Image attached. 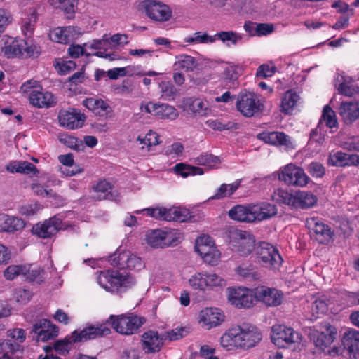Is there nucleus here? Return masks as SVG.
<instances>
[{"label": "nucleus", "mask_w": 359, "mask_h": 359, "mask_svg": "<svg viewBox=\"0 0 359 359\" xmlns=\"http://www.w3.org/2000/svg\"><path fill=\"white\" fill-rule=\"evenodd\" d=\"M262 339L257 327L249 323L229 329L221 337V344L227 350L235 348L248 349L255 346Z\"/></svg>", "instance_id": "1"}, {"label": "nucleus", "mask_w": 359, "mask_h": 359, "mask_svg": "<svg viewBox=\"0 0 359 359\" xmlns=\"http://www.w3.org/2000/svg\"><path fill=\"white\" fill-rule=\"evenodd\" d=\"M111 330L104 325H90L81 331L74 330L70 336L58 340L55 343L54 348L60 355H66L69 353L74 343L86 341L97 337L108 335Z\"/></svg>", "instance_id": "2"}, {"label": "nucleus", "mask_w": 359, "mask_h": 359, "mask_svg": "<svg viewBox=\"0 0 359 359\" xmlns=\"http://www.w3.org/2000/svg\"><path fill=\"white\" fill-rule=\"evenodd\" d=\"M7 58H36L40 55L41 47L32 41L23 39L8 38L1 48Z\"/></svg>", "instance_id": "3"}, {"label": "nucleus", "mask_w": 359, "mask_h": 359, "mask_svg": "<svg viewBox=\"0 0 359 359\" xmlns=\"http://www.w3.org/2000/svg\"><path fill=\"white\" fill-rule=\"evenodd\" d=\"M99 285L107 291L118 292L121 287H128L135 284L134 278L128 274H122L118 271H102L97 277Z\"/></svg>", "instance_id": "4"}, {"label": "nucleus", "mask_w": 359, "mask_h": 359, "mask_svg": "<svg viewBox=\"0 0 359 359\" xmlns=\"http://www.w3.org/2000/svg\"><path fill=\"white\" fill-rule=\"evenodd\" d=\"M145 321L144 318L132 313L120 316L111 315L108 320V322H110L112 327L117 332L125 335H131L137 332Z\"/></svg>", "instance_id": "5"}, {"label": "nucleus", "mask_w": 359, "mask_h": 359, "mask_svg": "<svg viewBox=\"0 0 359 359\" xmlns=\"http://www.w3.org/2000/svg\"><path fill=\"white\" fill-rule=\"evenodd\" d=\"M236 108L241 114L248 118L259 115L263 111L264 105L251 92H241L236 100Z\"/></svg>", "instance_id": "6"}, {"label": "nucleus", "mask_w": 359, "mask_h": 359, "mask_svg": "<svg viewBox=\"0 0 359 359\" xmlns=\"http://www.w3.org/2000/svg\"><path fill=\"white\" fill-rule=\"evenodd\" d=\"M278 179L289 186L301 187L306 186L310 181L304 170L293 163H289L280 169Z\"/></svg>", "instance_id": "7"}, {"label": "nucleus", "mask_w": 359, "mask_h": 359, "mask_svg": "<svg viewBox=\"0 0 359 359\" xmlns=\"http://www.w3.org/2000/svg\"><path fill=\"white\" fill-rule=\"evenodd\" d=\"M141 8L150 19L163 22L169 20L172 11L168 6L154 0H145L140 4Z\"/></svg>", "instance_id": "8"}, {"label": "nucleus", "mask_w": 359, "mask_h": 359, "mask_svg": "<svg viewBox=\"0 0 359 359\" xmlns=\"http://www.w3.org/2000/svg\"><path fill=\"white\" fill-rule=\"evenodd\" d=\"M228 300L236 308H250L255 299V290L246 287L228 288Z\"/></svg>", "instance_id": "9"}, {"label": "nucleus", "mask_w": 359, "mask_h": 359, "mask_svg": "<svg viewBox=\"0 0 359 359\" xmlns=\"http://www.w3.org/2000/svg\"><path fill=\"white\" fill-rule=\"evenodd\" d=\"M300 335L292 328L284 325L273 327L272 342L280 348H287L290 345L299 343Z\"/></svg>", "instance_id": "10"}, {"label": "nucleus", "mask_w": 359, "mask_h": 359, "mask_svg": "<svg viewBox=\"0 0 359 359\" xmlns=\"http://www.w3.org/2000/svg\"><path fill=\"white\" fill-rule=\"evenodd\" d=\"M62 219L53 216L43 223H38L32 228V232L39 238H50L57 233L63 227Z\"/></svg>", "instance_id": "11"}, {"label": "nucleus", "mask_w": 359, "mask_h": 359, "mask_svg": "<svg viewBox=\"0 0 359 359\" xmlns=\"http://www.w3.org/2000/svg\"><path fill=\"white\" fill-rule=\"evenodd\" d=\"M309 229L314 233V238L319 244L329 245L334 239V231L327 224L311 218L307 222Z\"/></svg>", "instance_id": "12"}, {"label": "nucleus", "mask_w": 359, "mask_h": 359, "mask_svg": "<svg viewBox=\"0 0 359 359\" xmlns=\"http://www.w3.org/2000/svg\"><path fill=\"white\" fill-rule=\"evenodd\" d=\"M255 291L256 300L267 306H277L282 302L283 293L275 288L261 286L255 288Z\"/></svg>", "instance_id": "13"}, {"label": "nucleus", "mask_w": 359, "mask_h": 359, "mask_svg": "<svg viewBox=\"0 0 359 359\" xmlns=\"http://www.w3.org/2000/svg\"><path fill=\"white\" fill-rule=\"evenodd\" d=\"M253 250H256L251 258L254 257L255 261L262 262L264 266L277 267L283 261L276 248H272V251H269V248H253Z\"/></svg>", "instance_id": "14"}, {"label": "nucleus", "mask_w": 359, "mask_h": 359, "mask_svg": "<svg viewBox=\"0 0 359 359\" xmlns=\"http://www.w3.org/2000/svg\"><path fill=\"white\" fill-rule=\"evenodd\" d=\"M41 273H43V270H30V266L11 265L4 271V275L8 280H13L18 276L24 275L29 281H35L40 277Z\"/></svg>", "instance_id": "15"}, {"label": "nucleus", "mask_w": 359, "mask_h": 359, "mask_svg": "<svg viewBox=\"0 0 359 359\" xmlns=\"http://www.w3.org/2000/svg\"><path fill=\"white\" fill-rule=\"evenodd\" d=\"M81 34V29L77 27H59L51 30L49 36L53 41L68 43L76 39Z\"/></svg>", "instance_id": "16"}, {"label": "nucleus", "mask_w": 359, "mask_h": 359, "mask_svg": "<svg viewBox=\"0 0 359 359\" xmlns=\"http://www.w3.org/2000/svg\"><path fill=\"white\" fill-rule=\"evenodd\" d=\"M29 102L38 108H49L54 106L57 101L54 95L41 88L33 89L29 93Z\"/></svg>", "instance_id": "17"}, {"label": "nucleus", "mask_w": 359, "mask_h": 359, "mask_svg": "<svg viewBox=\"0 0 359 359\" xmlns=\"http://www.w3.org/2000/svg\"><path fill=\"white\" fill-rule=\"evenodd\" d=\"M327 163L335 167L359 165V155L342 151L331 152L328 156Z\"/></svg>", "instance_id": "18"}, {"label": "nucleus", "mask_w": 359, "mask_h": 359, "mask_svg": "<svg viewBox=\"0 0 359 359\" xmlns=\"http://www.w3.org/2000/svg\"><path fill=\"white\" fill-rule=\"evenodd\" d=\"M341 341L350 359H359V331L354 329L346 330Z\"/></svg>", "instance_id": "19"}, {"label": "nucleus", "mask_w": 359, "mask_h": 359, "mask_svg": "<svg viewBox=\"0 0 359 359\" xmlns=\"http://www.w3.org/2000/svg\"><path fill=\"white\" fill-rule=\"evenodd\" d=\"M224 320V315L217 308H205L199 313V322L208 330L221 324Z\"/></svg>", "instance_id": "20"}, {"label": "nucleus", "mask_w": 359, "mask_h": 359, "mask_svg": "<svg viewBox=\"0 0 359 359\" xmlns=\"http://www.w3.org/2000/svg\"><path fill=\"white\" fill-rule=\"evenodd\" d=\"M337 335L336 328L327 325L325 330L320 332L316 331L311 334L312 339L316 347L322 351L327 348L334 340Z\"/></svg>", "instance_id": "21"}, {"label": "nucleus", "mask_w": 359, "mask_h": 359, "mask_svg": "<svg viewBox=\"0 0 359 359\" xmlns=\"http://www.w3.org/2000/svg\"><path fill=\"white\" fill-rule=\"evenodd\" d=\"M252 208V203L246 205H237L229 211V216L231 219L241 222H255V217Z\"/></svg>", "instance_id": "22"}, {"label": "nucleus", "mask_w": 359, "mask_h": 359, "mask_svg": "<svg viewBox=\"0 0 359 359\" xmlns=\"http://www.w3.org/2000/svg\"><path fill=\"white\" fill-rule=\"evenodd\" d=\"M162 338H160L157 332L148 331L142 335V348L145 353L158 352L163 345Z\"/></svg>", "instance_id": "23"}, {"label": "nucleus", "mask_w": 359, "mask_h": 359, "mask_svg": "<svg viewBox=\"0 0 359 359\" xmlns=\"http://www.w3.org/2000/svg\"><path fill=\"white\" fill-rule=\"evenodd\" d=\"M257 137L266 144L274 146H285L289 147L291 145L290 137L283 132L264 131L259 133Z\"/></svg>", "instance_id": "24"}, {"label": "nucleus", "mask_w": 359, "mask_h": 359, "mask_svg": "<svg viewBox=\"0 0 359 359\" xmlns=\"http://www.w3.org/2000/svg\"><path fill=\"white\" fill-rule=\"evenodd\" d=\"M174 64L175 70L184 69L186 72L194 70H202L203 65L207 63L205 61H198L194 57L187 55H180L176 57Z\"/></svg>", "instance_id": "25"}, {"label": "nucleus", "mask_w": 359, "mask_h": 359, "mask_svg": "<svg viewBox=\"0 0 359 359\" xmlns=\"http://www.w3.org/2000/svg\"><path fill=\"white\" fill-rule=\"evenodd\" d=\"M339 114L346 124H351L359 118V102H343Z\"/></svg>", "instance_id": "26"}, {"label": "nucleus", "mask_w": 359, "mask_h": 359, "mask_svg": "<svg viewBox=\"0 0 359 359\" xmlns=\"http://www.w3.org/2000/svg\"><path fill=\"white\" fill-rule=\"evenodd\" d=\"M255 222H261L271 218L277 214V209L275 205L262 202L252 204Z\"/></svg>", "instance_id": "27"}, {"label": "nucleus", "mask_w": 359, "mask_h": 359, "mask_svg": "<svg viewBox=\"0 0 359 359\" xmlns=\"http://www.w3.org/2000/svg\"><path fill=\"white\" fill-rule=\"evenodd\" d=\"M58 118L60 125L69 129L81 128L84 123V119L79 113L68 111L60 112Z\"/></svg>", "instance_id": "28"}, {"label": "nucleus", "mask_w": 359, "mask_h": 359, "mask_svg": "<svg viewBox=\"0 0 359 359\" xmlns=\"http://www.w3.org/2000/svg\"><path fill=\"white\" fill-rule=\"evenodd\" d=\"M24 221L14 216H9L6 214H0V231L6 232H14L22 229L25 227Z\"/></svg>", "instance_id": "29"}, {"label": "nucleus", "mask_w": 359, "mask_h": 359, "mask_svg": "<svg viewBox=\"0 0 359 359\" xmlns=\"http://www.w3.org/2000/svg\"><path fill=\"white\" fill-rule=\"evenodd\" d=\"M194 252L208 264L216 266L220 261L221 252L218 248H194Z\"/></svg>", "instance_id": "30"}, {"label": "nucleus", "mask_w": 359, "mask_h": 359, "mask_svg": "<svg viewBox=\"0 0 359 359\" xmlns=\"http://www.w3.org/2000/svg\"><path fill=\"white\" fill-rule=\"evenodd\" d=\"M48 2L53 7L62 10L68 19L74 18L77 9L78 0H48Z\"/></svg>", "instance_id": "31"}, {"label": "nucleus", "mask_w": 359, "mask_h": 359, "mask_svg": "<svg viewBox=\"0 0 359 359\" xmlns=\"http://www.w3.org/2000/svg\"><path fill=\"white\" fill-rule=\"evenodd\" d=\"M295 208L306 209L316 203L317 197L311 192L299 191L295 193Z\"/></svg>", "instance_id": "32"}, {"label": "nucleus", "mask_w": 359, "mask_h": 359, "mask_svg": "<svg viewBox=\"0 0 359 359\" xmlns=\"http://www.w3.org/2000/svg\"><path fill=\"white\" fill-rule=\"evenodd\" d=\"M83 104L89 110H91L98 114H108L111 111L109 105L101 99H96L94 97L86 98L83 101Z\"/></svg>", "instance_id": "33"}, {"label": "nucleus", "mask_w": 359, "mask_h": 359, "mask_svg": "<svg viewBox=\"0 0 359 359\" xmlns=\"http://www.w3.org/2000/svg\"><path fill=\"white\" fill-rule=\"evenodd\" d=\"M142 212H147L148 215L155 219L170 222V208L164 207L148 208L141 210H137L135 212L139 214Z\"/></svg>", "instance_id": "34"}, {"label": "nucleus", "mask_w": 359, "mask_h": 359, "mask_svg": "<svg viewBox=\"0 0 359 359\" xmlns=\"http://www.w3.org/2000/svg\"><path fill=\"white\" fill-rule=\"evenodd\" d=\"M146 240L151 247L164 244L166 238V231L162 229H150L146 233Z\"/></svg>", "instance_id": "35"}, {"label": "nucleus", "mask_w": 359, "mask_h": 359, "mask_svg": "<svg viewBox=\"0 0 359 359\" xmlns=\"http://www.w3.org/2000/svg\"><path fill=\"white\" fill-rule=\"evenodd\" d=\"M111 185L106 180L100 181L94 187L95 195L93 198L98 200L111 199L112 194L110 192Z\"/></svg>", "instance_id": "36"}, {"label": "nucleus", "mask_w": 359, "mask_h": 359, "mask_svg": "<svg viewBox=\"0 0 359 359\" xmlns=\"http://www.w3.org/2000/svg\"><path fill=\"white\" fill-rule=\"evenodd\" d=\"M215 41L218 39L225 43L227 46H236L243 39L242 35L233 31H221L214 35Z\"/></svg>", "instance_id": "37"}, {"label": "nucleus", "mask_w": 359, "mask_h": 359, "mask_svg": "<svg viewBox=\"0 0 359 359\" xmlns=\"http://www.w3.org/2000/svg\"><path fill=\"white\" fill-rule=\"evenodd\" d=\"M231 236L239 241L240 247H252L255 245V237L245 231L235 229L230 232Z\"/></svg>", "instance_id": "38"}, {"label": "nucleus", "mask_w": 359, "mask_h": 359, "mask_svg": "<svg viewBox=\"0 0 359 359\" xmlns=\"http://www.w3.org/2000/svg\"><path fill=\"white\" fill-rule=\"evenodd\" d=\"M128 250L118 248L116 251L108 257V262L114 266L126 269V260L128 259Z\"/></svg>", "instance_id": "39"}, {"label": "nucleus", "mask_w": 359, "mask_h": 359, "mask_svg": "<svg viewBox=\"0 0 359 359\" xmlns=\"http://www.w3.org/2000/svg\"><path fill=\"white\" fill-rule=\"evenodd\" d=\"M299 99V96L292 90L285 93L281 102V111L285 114H289L293 109L296 103Z\"/></svg>", "instance_id": "40"}, {"label": "nucleus", "mask_w": 359, "mask_h": 359, "mask_svg": "<svg viewBox=\"0 0 359 359\" xmlns=\"http://www.w3.org/2000/svg\"><path fill=\"white\" fill-rule=\"evenodd\" d=\"M179 116L177 110L168 104H157L155 116L160 118L176 119Z\"/></svg>", "instance_id": "41"}, {"label": "nucleus", "mask_w": 359, "mask_h": 359, "mask_svg": "<svg viewBox=\"0 0 359 359\" xmlns=\"http://www.w3.org/2000/svg\"><path fill=\"white\" fill-rule=\"evenodd\" d=\"M273 200L278 203L287 205L292 208L295 205V194L293 195L283 189H278L273 196Z\"/></svg>", "instance_id": "42"}, {"label": "nucleus", "mask_w": 359, "mask_h": 359, "mask_svg": "<svg viewBox=\"0 0 359 359\" xmlns=\"http://www.w3.org/2000/svg\"><path fill=\"white\" fill-rule=\"evenodd\" d=\"M194 162L199 165H204L208 167L209 168H214L215 165L220 163V159L217 156H214L208 153H205L196 157Z\"/></svg>", "instance_id": "43"}, {"label": "nucleus", "mask_w": 359, "mask_h": 359, "mask_svg": "<svg viewBox=\"0 0 359 359\" xmlns=\"http://www.w3.org/2000/svg\"><path fill=\"white\" fill-rule=\"evenodd\" d=\"M18 348L19 345L17 343H11L8 340L0 343V359H10Z\"/></svg>", "instance_id": "44"}, {"label": "nucleus", "mask_w": 359, "mask_h": 359, "mask_svg": "<svg viewBox=\"0 0 359 359\" xmlns=\"http://www.w3.org/2000/svg\"><path fill=\"white\" fill-rule=\"evenodd\" d=\"M171 221L184 222L191 217V212L186 208H170Z\"/></svg>", "instance_id": "45"}, {"label": "nucleus", "mask_w": 359, "mask_h": 359, "mask_svg": "<svg viewBox=\"0 0 359 359\" xmlns=\"http://www.w3.org/2000/svg\"><path fill=\"white\" fill-rule=\"evenodd\" d=\"M185 42L189 43H212L215 42L214 36H210L207 33L202 34L198 32L193 36L185 39Z\"/></svg>", "instance_id": "46"}, {"label": "nucleus", "mask_w": 359, "mask_h": 359, "mask_svg": "<svg viewBox=\"0 0 359 359\" xmlns=\"http://www.w3.org/2000/svg\"><path fill=\"white\" fill-rule=\"evenodd\" d=\"M166 231V238L165 245H177L184 239L183 233L177 229H170Z\"/></svg>", "instance_id": "47"}, {"label": "nucleus", "mask_w": 359, "mask_h": 359, "mask_svg": "<svg viewBox=\"0 0 359 359\" xmlns=\"http://www.w3.org/2000/svg\"><path fill=\"white\" fill-rule=\"evenodd\" d=\"M322 121H324L326 126L330 128L336 126L337 124L335 113L328 105L325 106L323 108L320 123Z\"/></svg>", "instance_id": "48"}, {"label": "nucleus", "mask_w": 359, "mask_h": 359, "mask_svg": "<svg viewBox=\"0 0 359 359\" xmlns=\"http://www.w3.org/2000/svg\"><path fill=\"white\" fill-rule=\"evenodd\" d=\"M160 88L162 93V97L168 100L175 99L177 93V90L172 83L169 81H162L160 83Z\"/></svg>", "instance_id": "49"}, {"label": "nucleus", "mask_w": 359, "mask_h": 359, "mask_svg": "<svg viewBox=\"0 0 359 359\" xmlns=\"http://www.w3.org/2000/svg\"><path fill=\"white\" fill-rule=\"evenodd\" d=\"M50 320L46 319H41L37 320L32 327V332H34L37 334V338L39 336H42L43 332L46 331V330L53 329V326H54Z\"/></svg>", "instance_id": "50"}, {"label": "nucleus", "mask_w": 359, "mask_h": 359, "mask_svg": "<svg viewBox=\"0 0 359 359\" xmlns=\"http://www.w3.org/2000/svg\"><path fill=\"white\" fill-rule=\"evenodd\" d=\"M60 141L68 147L76 151H79L82 147H83L82 141L71 135H61L60 137Z\"/></svg>", "instance_id": "51"}, {"label": "nucleus", "mask_w": 359, "mask_h": 359, "mask_svg": "<svg viewBox=\"0 0 359 359\" xmlns=\"http://www.w3.org/2000/svg\"><path fill=\"white\" fill-rule=\"evenodd\" d=\"M189 109L194 114L201 116H206L209 111L207 104L200 99L193 100L189 104Z\"/></svg>", "instance_id": "52"}, {"label": "nucleus", "mask_w": 359, "mask_h": 359, "mask_svg": "<svg viewBox=\"0 0 359 359\" xmlns=\"http://www.w3.org/2000/svg\"><path fill=\"white\" fill-rule=\"evenodd\" d=\"M189 285L194 289L204 290L207 287L205 274L198 273L191 276L189 280Z\"/></svg>", "instance_id": "53"}, {"label": "nucleus", "mask_w": 359, "mask_h": 359, "mask_svg": "<svg viewBox=\"0 0 359 359\" xmlns=\"http://www.w3.org/2000/svg\"><path fill=\"white\" fill-rule=\"evenodd\" d=\"M128 259L126 260V269L140 270L144 266L142 259L128 250Z\"/></svg>", "instance_id": "54"}, {"label": "nucleus", "mask_w": 359, "mask_h": 359, "mask_svg": "<svg viewBox=\"0 0 359 359\" xmlns=\"http://www.w3.org/2000/svg\"><path fill=\"white\" fill-rule=\"evenodd\" d=\"M36 22V13L35 11H32L29 17L25 20L22 26V31L25 35L30 36L33 33Z\"/></svg>", "instance_id": "55"}, {"label": "nucleus", "mask_w": 359, "mask_h": 359, "mask_svg": "<svg viewBox=\"0 0 359 359\" xmlns=\"http://www.w3.org/2000/svg\"><path fill=\"white\" fill-rule=\"evenodd\" d=\"M107 74L110 79H117L119 76L132 75L130 67L113 68L107 72Z\"/></svg>", "instance_id": "56"}, {"label": "nucleus", "mask_w": 359, "mask_h": 359, "mask_svg": "<svg viewBox=\"0 0 359 359\" xmlns=\"http://www.w3.org/2000/svg\"><path fill=\"white\" fill-rule=\"evenodd\" d=\"M215 242L213 238L207 233H202L195 240L194 247H215Z\"/></svg>", "instance_id": "57"}, {"label": "nucleus", "mask_w": 359, "mask_h": 359, "mask_svg": "<svg viewBox=\"0 0 359 359\" xmlns=\"http://www.w3.org/2000/svg\"><path fill=\"white\" fill-rule=\"evenodd\" d=\"M308 172L314 177H322L325 173V167L318 162H312L308 166Z\"/></svg>", "instance_id": "58"}, {"label": "nucleus", "mask_w": 359, "mask_h": 359, "mask_svg": "<svg viewBox=\"0 0 359 359\" xmlns=\"http://www.w3.org/2000/svg\"><path fill=\"white\" fill-rule=\"evenodd\" d=\"M205 278L207 282V287H222L226 285L225 280L215 273L205 274Z\"/></svg>", "instance_id": "59"}, {"label": "nucleus", "mask_w": 359, "mask_h": 359, "mask_svg": "<svg viewBox=\"0 0 359 359\" xmlns=\"http://www.w3.org/2000/svg\"><path fill=\"white\" fill-rule=\"evenodd\" d=\"M18 168H20V172L26 175H37L39 170L32 163L27 161H20Z\"/></svg>", "instance_id": "60"}, {"label": "nucleus", "mask_w": 359, "mask_h": 359, "mask_svg": "<svg viewBox=\"0 0 359 359\" xmlns=\"http://www.w3.org/2000/svg\"><path fill=\"white\" fill-rule=\"evenodd\" d=\"M311 309L317 314L325 313L327 311V303L325 298L316 299L313 303Z\"/></svg>", "instance_id": "61"}, {"label": "nucleus", "mask_w": 359, "mask_h": 359, "mask_svg": "<svg viewBox=\"0 0 359 359\" xmlns=\"http://www.w3.org/2000/svg\"><path fill=\"white\" fill-rule=\"evenodd\" d=\"M338 90L340 94L348 97H352L358 93V88L353 85H348L347 83H341L339 86Z\"/></svg>", "instance_id": "62"}, {"label": "nucleus", "mask_w": 359, "mask_h": 359, "mask_svg": "<svg viewBox=\"0 0 359 359\" xmlns=\"http://www.w3.org/2000/svg\"><path fill=\"white\" fill-rule=\"evenodd\" d=\"M275 73V67H270L269 65H260L256 73V76L260 78H267L272 76Z\"/></svg>", "instance_id": "63"}, {"label": "nucleus", "mask_w": 359, "mask_h": 359, "mask_svg": "<svg viewBox=\"0 0 359 359\" xmlns=\"http://www.w3.org/2000/svg\"><path fill=\"white\" fill-rule=\"evenodd\" d=\"M109 46V39L107 37V35H104L102 39L94 40L90 48L95 50H107Z\"/></svg>", "instance_id": "64"}]
</instances>
